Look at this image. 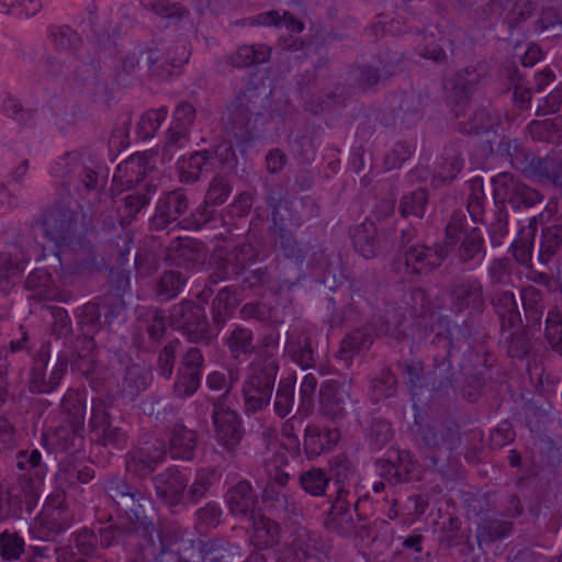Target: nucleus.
I'll return each instance as SVG.
<instances>
[{
	"label": "nucleus",
	"mask_w": 562,
	"mask_h": 562,
	"mask_svg": "<svg viewBox=\"0 0 562 562\" xmlns=\"http://www.w3.org/2000/svg\"><path fill=\"white\" fill-rule=\"evenodd\" d=\"M441 244L448 246V255L452 254L458 263L469 269L479 267L486 255L482 229L470 225L468 214L462 210H456L451 214Z\"/></svg>",
	"instance_id": "nucleus-1"
},
{
	"label": "nucleus",
	"mask_w": 562,
	"mask_h": 562,
	"mask_svg": "<svg viewBox=\"0 0 562 562\" xmlns=\"http://www.w3.org/2000/svg\"><path fill=\"white\" fill-rule=\"evenodd\" d=\"M265 109V95L255 85H247L227 108L228 135H232L238 146L250 143L256 137L258 117Z\"/></svg>",
	"instance_id": "nucleus-2"
},
{
	"label": "nucleus",
	"mask_w": 562,
	"mask_h": 562,
	"mask_svg": "<svg viewBox=\"0 0 562 562\" xmlns=\"http://www.w3.org/2000/svg\"><path fill=\"white\" fill-rule=\"evenodd\" d=\"M432 345L441 348L445 353L434 357V370L427 376H424L423 367L419 363H405L404 373L407 376V383L413 396H417L425 387H429L434 393H445L453 387L454 374L450 362L452 341L448 335L437 334L432 339Z\"/></svg>",
	"instance_id": "nucleus-3"
},
{
	"label": "nucleus",
	"mask_w": 562,
	"mask_h": 562,
	"mask_svg": "<svg viewBox=\"0 0 562 562\" xmlns=\"http://www.w3.org/2000/svg\"><path fill=\"white\" fill-rule=\"evenodd\" d=\"M99 161L89 154L78 150L63 154L52 168V175L64 184L74 188L80 196L97 192L99 189Z\"/></svg>",
	"instance_id": "nucleus-4"
},
{
	"label": "nucleus",
	"mask_w": 562,
	"mask_h": 562,
	"mask_svg": "<svg viewBox=\"0 0 562 562\" xmlns=\"http://www.w3.org/2000/svg\"><path fill=\"white\" fill-rule=\"evenodd\" d=\"M169 323L189 342L195 345L209 346L218 335L207 319L204 305L189 299L170 307Z\"/></svg>",
	"instance_id": "nucleus-5"
},
{
	"label": "nucleus",
	"mask_w": 562,
	"mask_h": 562,
	"mask_svg": "<svg viewBox=\"0 0 562 562\" xmlns=\"http://www.w3.org/2000/svg\"><path fill=\"white\" fill-rule=\"evenodd\" d=\"M38 499V486L27 474H20L11 483L0 481V521L27 519Z\"/></svg>",
	"instance_id": "nucleus-6"
},
{
	"label": "nucleus",
	"mask_w": 562,
	"mask_h": 562,
	"mask_svg": "<svg viewBox=\"0 0 562 562\" xmlns=\"http://www.w3.org/2000/svg\"><path fill=\"white\" fill-rule=\"evenodd\" d=\"M279 366L266 360L250 367V373L243 383L245 412L254 414L266 408L272 397Z\"/></svg>",
	"instance_id": "nucleus-7"
},
{
	"label": "nucleus",
	"mask_w": 562,
	"mask_h": 562,
	"mask_svg": "<svg viewBox=\"0 0 562 562\" xmlns=\"http://www.w3.org/2000/svg\"><path fill=\"white\" fill-rule=\"evenodd\" d=\"M74 522V513L66 504L65 493H52L35 518L31 532L37 539L49 541L68 530Z\"/></svg>",
	"instance_id": "nucleus-8"
},
{
	"label": "nucleus",
	"mask_w": 562,
	"mask_h": 562,
	"mask_svg": "<svg viewBox=\"0 0 562 562\" xmlns=\"http://www.w3.org/2000/svg\"><path fill=\"white\" fill-rule=\"evenodd\" d=\"M448 257V246L437 243L432 246L414 244L402 250L394 269L402 278L427 274L438 269Z\"/></svg>",
	"instance_id": "nucleus-9"
},
{
	"label": "nucleus",
	"mask_w": 562,
	"mask_h": 562,
	"mask_svg": "<svg viewBox=\"0 0 562 562\" xmlns=\"http://www.w3.org/2000/svg\"><path fill=\"white\" fill-rule=\"evenodd\" d=\"M446 293L449 308L456 315L467 313L469 317H475L486 308L484 285L477 277L454 278L447 285Z\"/></svg>",
	"instance_id": "nucleus-10"
},
{
	"label": "nucleus",
	"mask_w": 562,
	"mask_h": 562,
	"mask_svg": "<svg viewBox=\"0 0 562 562\" xmlns=\"http://www.w3.org/2000/svg\"><path fill=\"white\" fill-rule=\"evenodd\" d=\"M400 61L401 55L398 53L385 50L370 60L352 67L348 79L355 88L361 91H370L395 75Z\"/></svg>",
	"instance_id": "nucleus-11"
},
{
	"label": "nucleus",
	"mask_w": 562,
	"mask_h": 562,
	"mask_svg": "<svg viewBox=\"0 0 562 562\" xmlns=\"http://www.w3.org/2000/svg\"><path fill=\"white\" fill-rule=\"evenodd\" d=\"M205 369V358L196 346L187 347L179 355L172 394L177 398H189L200 389Z\"/></svg>",
	"instance_id": "nucleus-12"
},
{
	"label": "nucleus",
	"mask_w": 562,
	"mask_h": 562,
	"mask_svg": "<svg viewBox=\"0 0 562 562\" xmlns=\"http://www.w3.org/2000/svg\"><path fill=\"white\" fill-rule=\"evenodd\" d=\"M89 428L92 439L102 447L123 449L127 445L126 430L114 424L106 402L100 397L92 398Z\"/></svg>",
	"instance_id": "nucleus-13"
},
{
	"label": "nucleus",
	"mask_w": 562,
	"mask_h": 562,
	"mask_svg": "<svg viewBox=\"0 0 562 562\" xmlns=\"http://www.w3.org/2000/svg\"><path fill=\"white\" fill-rule=\"evenodd\" d=\"M130 521L131 527L127 532L137 538V549L145 560L155 555L159 547L167 548L178 543L179 537L175 531H157L154 522L146 517L145 512H135L134 517Z\"/></svg>",
	"instance_id": "nucleus-14"
},
{
	"label": "nucleus",
	"mask_w": 562,
	"mask_h": 562,
	"mask_svg": "<svg viewBox=\"0 0 562 562\" xmlns=\"http://www.w3.org/2000/svg\"><path fill=\"white\" fill-rule=\"evenodd\" d=\"M44 236L57 248H72L78 244V222L74 211L65 206L47 210L42 221Z\"/></svg>",
	"instance_id": "nucleus-15"
},
{
	"label": "nucleus",
	"mask_w": 562,
	"mask_h": 562,
	"mask_svg": "<svg viewBox=\"0 0 562 562\" xmlns=\"http://www.w3.org/2000/svg\"><path fill=\"white\" fill-rule=\"evenodd\" d=\"M188 210L189 198L183 188L162 192L149 220V227L153 231H164L171 225L181 228V220Z\"/></svg>",
	"instance_id": "nucleus-16"
},
{
	"label": "nucleus",
	"mask_w": 562,
	"mask_h": 562,
	"mask_svg": "<svg viewBox=\"0 0 562 562\" xmlns=\"http://www.w3.org/2000/svg\"><path fill=\"white\" fill-rule=\"evenodd\" d=\"M49 360L48 347L42 346L34 356L33 368L31 371L30 390L33 393H50L54 391L63 376L65 375L68 363L69 353L61 351L57 356L56 363L46 379V367Z\"/></svg>",
	"instance_id": "nucleus-17"
},
{
	"label": "nucleus",
	"mask_w": 562,
	"mask_h": 562,
	"mask_svg": "<svg viewBox=\"0 0 562 562\" xmlns=\"http://www.w3.org/2000/svg\"><path fill=\"white\" fill-rule=\"evenodd\" d=\"M157 498L172 513L184 510L187 475L177 467H169L151 477Z\"/></svg>",
	"instance_id": "nucleus-18"
},
{
	"label": "nucleus",
	"mask_w": 562,
	"mask_h": 562,
	"mask_svg": "<svg viewBox=\"0 0 562 562\" xmlns=\"http://www.w3.org/2000/svg\"><path fill=\"white\" fill-rule=\"evenodd\" d=\"M207 256V249L202 241L178 237L166 247L164 261L171 267L200 271L205 266Z\"/></svg>",
	"instance_id": "nucleus-19"
},
{
	"label": "nucleus",
	"mask_w": 562,
	"mask_h": 562,
	"mask_svg": "<svg viewBox=\"0 0 562 562\" xmlns=\"http://www.w3.org/2000/svg\"><path fill=\"white\" fill-rule=\"evenodd\" d=\"M495 201L508 202L514 209L531 207L542 199L541 194L508 173H498L492 179Z\"/></svg>",
	"instance_id": "nucleus-20"
},
{
	"label": "nucleus",
	"mask_w": 562,
	"mask_h": 562,
	"mask_svg": "<svg viewBox=\"0 0 562 562\" xmlns=\"http://www.w3.org/2000/svg\"><path fill=\"white\" fill-rule=\"evenodd\" d=\"M105 490L117 509L124 512L128 519L134 517L135 512L143 513L144 506L150 504L147 493L121 476L108 480Z\"/></svg>",
	"instance_id": "nucleus-21"
},
{
	"label": "nucleus",
	"mask_w": 562,
	"mask_h": 562,
	"mask_svg": "<svg viewBox=\"0 0 562 562\" xmlns=\"http://www.w3.org/2000/svg\"><path fill=\"white\" fill-rule=\"evenodd\" d=\"M124 364L117 382L119 397L127 403L134 402L153 382L151 370L143 364L133 362L126 355L119 358Z\"/></svg>",
	"instance_id": "nucleus-22"
},
{
	"label": "nucleus",
	"mask_w": 562,
	"mask_h": 562,
	"mask_svg": "<svg viewBox=\"0 0 562 562\" xmlns=\"http://www.w3.org/2000/svg\"><path fill=\"white\" fill-rule=\"evenodd\" d=\"M212 420L217 440L227 450H233L240 443L245 430L241 418L235 411L231 409L222 401H216L213 404Z\"/></svg>",
	"instance_id": "nucleus-23"
},
{
	"label": "nucleus",
	"mask_w": 562,
	"mask_h": 562,
	"mask_svg": "<svg viewBox=\"0 0 562 562\" xmlns=\"http://www.w3.org/2000/svg\"><path fill=\"white\" fill-rule=\"evenodd\" d=\"M351 383L348 381L327 380L319 387L322 412L330 418H342L351 403Z\"/></svg>",
	"instance_id": "nucleus-24"
},
{
	"label": "nucleus",
	"mask_w": 562,
	"mask_h": 562,
	"mask_svg": "<svg viewBox=\"0 0 562 562\" xmlns=\"http://www.w3.org/2000/svg\"><path fill=\"white\" fill-rule=\"evenodd\" d=\"M285 353L302 369L315 368L317 356L312 333L302 325H294L288 331Z\"/></svg>",
	"instance_id": "nucleus-25"
},
{
	"label": "nucleus",
	"mask_w": 562,
	"mask_h": 562,
	"mask_svg": "<svg viewBox=\"0 0 562 562\" xmlns=\"http://www.w3.org/2000/svg\"><path fill=\"white\" fill-rule=\"evenodd\" d=\"M321 550L316 540L306 531H297L291 542L276 551V562H318Z\"/></svg>",
	"instance_id": "nucleus-26"
},
{
	"label": "nucleus",
	"mask_w": 562,
	"mask_h": 562,
	"mask_svg": "<svg viewBox=\"0 0 562 562\" xmlns=\"http://www.w3.org/2000/svg\"><path fill=\"white\" fill-rule=\"evenodd\" d=\"M225 502L232 516L247 521L254 518L257 510V495L250 484L246 480H241L231 486L225 494Z\"/></svg>",
	"instance_id": "nucleus-27"
},
{
	"label": "nucleus",
	"mask_w": 562,
	"mask_h": 562,
	"mask_svg": "<svg viewBox=\"0 0 562 562\" xmlns=\"http://www.w3.org/2000/svg\"><path fill=\"white\" fill-rule=\"evenodd\" d=\"M45 447L55 453L76 452L83 445V428L61 423L58 427L43 434Z\"/></svg>",
	"instance_id": "nucleus-28"
},
{
	"label": "nucleus",
	"mask_w": 562,
	"mask_h": 562,
	"mask_svg": "<svg viewBox=\"0 0 562 562\" xmlns=\"http://www.w3.org/2000/svg\"><path fill=\"white\" fill-rule=\"evenodd\" d=\"M214 157L211 149L193 151L189 157H180L177 161L179 180L184 184L196 183L203 173L212 172Z\"/></svg>",
	"instance_id": "nucleus-29"
},
{
	"label": "nucleus",
	"mask_w": 562,
	"mask_h": 562,
	"mask_svg": "<svg viewBox=\"0 0 562 562\" xmlns=\"http://www.w3.org/2000/svg\"><path fill=\"white\" fill-rule=\"evenodd\" d=\"M220 482V474L213 467H205L196 470L194 479L190 483L187 479L184 490V510L189 506H195L207 498L213 488Z\"/></svg>",
	"instance_id": "nucleus-30"
},
{
	"label": "nucleus",
	"mask_w": 562,
	"mask_h": 562,
	"mask_svg": "<svg viewBox=\"0 0 562 562\" xmlns=\"http://www.w3.org/2000/svg\"><path fill=\"white\" fill-rule=\"evenodd\" d=\"M416 439L430 451H451L459 441V434L453 427L419 425L416 431Z\"/></svg>",
	"instance_id": "nucleus-31"
},
{
	"label": "nucleus",
	"mask_w": 562,
	"mask_h": 562,
	"mask_svg": "<svg viewBox=\"0 0 562 562\" xmlns=\"http://www.w3.org/2000/svg\"><path fill=\"white\" fill-rule=\"evenodd\" d=\"M198 435L180 423H176L169 432L168 452L173 460L192 461L195 457Z\"/></svg>",
	"instance_id": "nucleus-32"
},
{
	"label": "nucleus",
	"mask_w": 562,
	"mask_h": 562,
	"mask_svg": "<svg viewBox=\"0 0 562 562\" xmlns=\"http://www.w3.org/2000/svg\"><path fill=\"white\" fill-rule=\"evenodd\" d=\"M239 288L227 285L221 289L211 303L213 327L220 333L239 305Z\"/></svg>",
	"instance_id": "nucleus-33"
},
{
	"label": "nucleus",
	"mask_w": 562,
	"mask_h": 562,
	"mask_svg": "<svg viewBox=\"0 0 562 562\" xmlns=\"http://www.w3.org/2000/svg\"><path fill=\"white\" fill-rule=\"evenodd\" d=\"M491 304L501 321L502 330L520 327L522 317L515 294L508 290H499L491 295Z\"/></svg>",
	"instance_id": "nucleus-34"
},
{
	"label": "nucleus",
	"mask_w": 562,
	"mask_h": 562,
	"mask_svg": "<svg viewBox=\"0 0 562 562\" xmlns=\"http://www.w3.org/2000/svg\"><path fill=\"white\" fill-rule=\"evenodd\" d=\"M140 55L144 56L149 76L158 81L169 79L189 59V54L186 52L182 58H173L165 57L157 48L140 50Z\"/></svg>",
	"instance_id": "nucleus-35"
},
{
	"label": "nucleus",
	"mask_w": 562,
	"mask_h": 562,
	"mask_svg": "<svg viewBox=\"0 0 562 562\" xmlns=\"http://www.w3.org/2000/svg\"><path fill=\"white\" fill-rule=\"evenodd\" d=\"M251 526V543L258 548L270 549L278 546L282 537V528L279 522L258 513L254 518L248 520Z\"/></svg>",
	"instance_id": "nucleus-36"
},
{
	"label": "nucleus",
	"mask_w": 562,
	"mask_h": 562,
	"mask_svg": "<svg viewBox=\"0 0 562 562\" xmlns=\"http://www.w3.org/2000/svg\"><path fill=\"white\" fill-rule=\"evenodd\" d=\"M199 553L203 562H238L241 557L240 547L222 537L201 541Z\"/></svg>",
	"instance_id": "nucleus-37"
},
{
	"label": "nucleus",
	"mask_w": 562,
	"mask_h": 562,
	"mask_svg": "<svg viewBox=\"0 0 562 562\" xmlns=\"http://www.w3.org/2000/svg\"><path fill=\"white\" fill-rule=\"evenodd\" d=\"M340 439L337 428H321L307 426L304 436V450L308 459L321 456L324 451L331 449Z\"/></svg>",
	"instance_id": "nucleus-38"
},
{
	"label": "nucleus",
	"mask_w": 562,
	"mask_h": 562,
	"mask_svg": "<svg viewBox=\"0 0 562 562\" xmlns=\"http://www.w3.org/2000/svg\"><path fill=\"white\" fill-rule=\"evenodd\" d=\"M155 154L149 151L132 155L119 166V172H123L122 177L128 187L137 186L155 170Z\"/></svg>",
	"instance_id": "nucleus-39"
},
{
	"label": "nucleus",
	"mask_w": 562,
	"mask_h": 562,
	"mask_svg": "<svg viewBox=\"0 0 562 562\" xmlns=\"http://www.w3.org/2000/svg\"><path fill=\"white\" fill-rule=\"evenodd\" d=\"M461 154L460 142L450 143L443 148L434 177L437 184H446L456 179L464 165Z\"/></svg>",
	"instance_id": "nucleus-40"
},
{
	"label": "nucleus",
	"mask_w": 562,
	"mask_h": 562,
	"mask_svg": "<svg viewBox=\"0 0 562 562\" xmlns=\"http://www.w3.org/2000/svg\"><path fill=\"white\" fill-rule=\"evenodd\" d=\"M47 41L54 50L77 58L83 44L80 34L68 25H49Z\"/></svg>",
	"instance_id": "nucleus-41"
},
{
	"label": "nucleus",
	"mask_w": 562,
	"mask_h": 562,
	"mask_svg": "<svg viewBox=\"0 0 562 562\" xmlns=\"http://www.w3.org/2000/svg\"><path fill=\"white\" fill-rule=\"evenodd\" d=\"M188 278L180 271L165 270L154 280L151 290L156 300L160 303H167L180 295L183 291Z\"/></svg>",
	"instance_id": "nucleus-42"
},
{
	"label": "nucleus",
	"mask_w": 562,
	"mask_h": 562,
	"mask_svg": "<svg viewBox=\"0 0 562 562\" xmlns=\"http://www.w3.org/2000/svg\"><path fill=\"white\" fill-rule=\"evenodd\" d=\"M165 321L166 316L162 310L154 308L148 313V321L145 327L147 338L143 336L134 337V345L138 350L144 352H151L156 350L166 334Z\"/></svg>",
	"instance_id": "nucleus-43"
},
{
	"label": "nucleus",
	"mask_w": 562,
	"mask_h": 562,
	"mask_svg": "<svg viewBox=\"0 0 562 562\" xmlns=\"http://www.w3.org/2000/svg\"><path fill=\"white\" fill-rule=\"evenodd\" d=\"M271 49L265 44L241 45L224 57L225 64L234 68H247L267 63Z\"/></svg>",
	"instance_id": "nucleus-44"
},
{
	"label": "nucleus",
	"mask_w": 562,
	"mask_h": 562,
	"mask_svg": "<svg viewBox=\"0 0 562 562\" xmlns=\"http://www.w3.org/2000/svg\"><path fill=\"white\" fill-rule=\"evenodd\" d=\"M520 300L526 318L525 327L539 329L546 310L543 292L533 285H528L521 289Z\"/></svg>",
	"instance_id": "nucleus-45"
},
{
	"label": "nucleus",
	"mask_w": 562,
	"mask_h": 562,
	"mask_svg": "<svg viewBox=\"0 0 562 562\" xmlns=\"http://www.w3.org/2000/svg\"><path fill=\"white\" fill-rule=\"evenodd\" d=\"M100 307H102V321L104 328L110 331H116L127 321V307L123 297L120 295L99 296Z\"/></svg>",
	"instance_id": "nucleus-46"
},
{
	"label": "nucleus",
	"mask_w": 562,
	"mask_h": 562,
	"mask_svg": "<svg viewBox=\"0 0 562 562\" xmlns=\"http://www.w3.org/2000/svg\"><path fill=\"white\" fill-rule=\"evenodd\" d=\"M75 316L78 321L79 330L85 333V339L88 344H91V335H95L104 328L99 297L77 308Z\"/></svg>",
	"instance_id": "nucleus-47"
},
{
	"label": "nucleus",
	"mask_w": 562,
	"mask_h": 562,
	"mask_svg": "<svg viewBox=\"0 0 562 562\" xmlns=\"http://www.w3.org/2000/svg\"><path fill=\"white\" fill-rule=\"evenodd\" d=\"M395 116L402 124L409 127L424 116V100L419 93L405 92L400 97Z\"/></svg>",
	"instance_id": "nucleus-48"
},
{
	"label": "nucleus",
	"mask_w": 562,
	"mask_h": 562,
	"mask_svg": "<svg viewBox=\"0 0 562 562\" xmlns=\"http://www.w3.org/2000/svg\"><path fill=\"white\" fill-rule=\"evenodd\" d=\"M262 499L278 515L288 518L296 516L299 508L294 498L273 484H267L262 491Z\"/></svg>",
	"instance_id": "nucleus-49"
},
{
	"label": "nucleus",
	"mask_w": 562,
	"mask_h": 562,
	"mask_svg": "<svg viewBox=\"0 0 562 562\" xmlns=\"http://www.w3.org/2000/svg\"><path fill=\"white\" fill-rule=\"evenodd\" d=\"M63 423L72 425L77 428L85 427L86 402L80 393L68 390L60 403Z\"/></svg>",
	"instance_id": "nucleus-50"
},
{
	"label": "nucleus",
	"mask_w": 562,
	"mask_h": 562,
	"mask_svg": "<svg viewBox=\"0 0 562 562\" xmlns=\"http://www.w3.org/2000/svg\"><path fill=\"white\" fill-rule=\"evenodd\" d=\"M225 345L235 360H246L255 351L254 334L248 328L236 326L225 338Z\"/></svg>",
	"instance_id": "nucleus-51"
},
{
	"label": "nucleus",
	"mask_w": 562,
	"mask_h": 562,
	"mask_svg": "<svg viewBox=\"0 0 562 562\" xmlns=\"http://www.w3.org/2000/svg\"><path fill=\"white\" fill-rule=\"evenodd\" d=\"M375 226L372 222L357 225L351 231L355 250L362 257L373 258L378 251Z\"/></svg>",
	"instance_id": "nucleus-52"
},
{
	"label": "nucleus",
	"mask_w": 562,
	"mask_h": 562,
	"mask_svg": "<svg viewBox=\"0 0 562 562\" xmlns=\"http://www.w3.org/2000/svg\"><path fill=\"white\" fill-rule=\"evenodd\" d=\"M532 139L552 144L562 143V116L532 121L527 126Z\"/></svg>",
	"instance_id": "nucleus-53"
},
{
	"label": "nucleus",
	"mask_w": 562,
	"mask_h": 562,
	"mask_svg": "<svg viewBox=\"0 0 562 562\" xmlns=\"http://www.w3.org/2000/svg\"><path fill=\"white\" fill-rule=\"evenodd\" d=\"M25 289L31 292V299L46 301L54 299V285L50 273L46 269H35L24 282Z\"/></svg>",
	"instance_id": "nucleus-54"
},
{
	"label": "nucleus",
	"mask_w": 562,
	"mask_h": 562,
	"mask_svg": "<svg viewBox=\"0 0 562 562\" xmlns=\"http://www.w3.org/2000/svg\"><path fill=\"white\" fill-rule=\"evenodd\" d=\"M372 342L373 336L367 329H356L341 340L337 357L344 361H350L356 353L369 348Z\"/></svg>",
	"instance_id": "nucleus-55"
},
{
	"label": "nucleus",
	"mask_w": 562,
	"mask_h": 562,
	"mask_svg": "<svg viewBox=\"0 0 562 562\" xmlns=\"http://www.w3.org/2000/svg\"><path fill=\"white\" fill-rule=\"evenodd\" d=\"M530 330L531 329H529L528 327L521 325L520 327H516L514 331H509L508 334H506V331H503V344L509 357L522 359L530 352Z\"/></svg>",
	"instance_id": "nucleus-56"
},
{
	"label": "nucleus",
	"mask_w": 562,
	"mask_h": 562,
	"mask_svg": "<svg viewBox=\"0 0 562 562\" xmlns=\"http://www.w3.org/2000/svg\"><path fill=\"white\" fill-rule=\"evenodd\" d=\"M562 248V225L546 226L541 231L539 260L549 262Z\"/></svg>",
	"instance_id": "nucleus-57"
},
{
	"label": "nucleus",
	"mask_w": 562,
	"mask_h": 562,
	"mask_svg": "<svg viewBox=\"0 0 562 562\" xmlns=\"http://www.w3.org/2000/svg\"><path fill=\"white\" fill-rule=\"evenodd\" d=\"M158 191V186L153 180L146 182L144 190L132 192L123 198V212L126 217L134 218L150 202Z\"/></svg>",
	"instance_id": "nucleus-58"
},
{
	"label": "nucleus",
	"mask_w": 562,
	"mask_h": 562,
	"mask_svg": "<svg viewBox=\"0 0 562 562\" xmlns=\"http://www.w3.org/2000/svg\"><path fill=\"white\" fill-rule=\"evenodd\" d=\"M138 2L143 9L162 19L179 21L189 16V10L180 2L169 0H138Z\"/></svg>",
	"instance_id": "nucleus-59"
},
{
	"label": "nucleus",
	"mask_w": 562,
	"mask_h": 562,
	"mask_svg": "<svg viewBox=\"0 0 562 562\" xmlns=\"http://www.w3.org/2000/svg\"><path fill=\"white\" fill-rule=\"evenodd\" d=\"M513 530L510 521L502 519H484L476 529L479 546L491 544L492 542L507 537Z\"/></svg>",
	"instance_id": "nucleus-60"
},
{
	"label": "nucleus",
	"mask_w": 562,
	"mask_h": 562,
	"mask_svg": "<svg viewBox=\"0 0 562 562\" xmlns=\"http://www.w3.org/2000/svg\"><path fill=\"white\" fill-rule=\"evenodd\" d=\"M16 468L30 475L38 485L47 472L46 465L42 462V454L37 449L20 450L16 453Z\"/></svg>",
	"instance_id": "nucleus-61"
},
{
	"label": "nucleus",
	"mask_w": 562,
	"mask_h": 562,
	"mask_svg": "<svg viewBox=\"0 0 562 562\" xmlns=\"http://www.w3.org/2000/svg\"><path fill=\"white\" fill-rule=\"evenodd\" d=\"M180 346L181 341L178 338H173L158 351L156 371L160 378L170 380L175 375V367L178 358V349Z\"/></svg>",
	"instance_id": "nucleus-62"
},
{
	"label": "nucleus",
	"mask_w": 562,
	"mask_h": 562,
	"mask_svg": "<svg viewBox=\"0 0 562 562\" xmlns=\"http://www.w3.org/2000/svg\"><path fill=\"white\" fill-rule=\"evenodd\" d=\"M396 393L397 379L390 369H383L376 378L372 379L370 396L373 403L394 397Z\"/></svg>",
	"instance_id": "nucleus-63"
},
{
	"label": "nucleus",
	"mask_w": 562,
	"mask_h": 562,
	"mask_svg": "<svg viewBox=\"0 0 562 562\" xmlns=\"http://www.w3.org/2000/svg\"><path fill=\"white\" fill-rule=\"evenodd\" d=\"M329 482L328 474L319 468H312L302 472L299 476V484L302 490L315 497L325 495Z\"/></svg>",
	"instance_id": "nucleus-64"
}]
</instances>
